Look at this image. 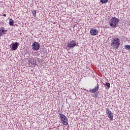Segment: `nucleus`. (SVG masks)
I'll return each mask as SVG.
<instances>
[{
    "mask_svg": "<svg viewBox=\"0 0 130 130\" xmlns=\"http://www.w3.org/2000/svg\"><path fill=\"white\" fill-rule=\"evenodd\" d=\"M110 45L113 49H118V47L120 45V40L118 38H113L111 39Z\"/></svg>",
    "mask_w": 130,
    "mask_h": 130,
    "instance_id": "1",
    "label": "nucleus"
},
{
    "mask_svg": "<svg viewBox=\"0 0 130 130\" xmlns=\"http://www.w3.org/2000/svg\"><path fill=\"white\" fill-rule=\"evenodd\" d=\"M58 117L60 119L61 123H62V124L66 125V126L69 125V120L66 115H64L63 114H59Z\"/></svg>",
    "mask_w": 130,
    "mask_h": 130,
    "instance_id": "2",
    "label": "nucleus"
},
{
    "mask_svg": "<svg viewBox=\"0 0 130 130\" xmlns=\"http://www.w3.org/2000/svg\"><path fill=\"white\" fill-rule=\"evenodd\" d=\"M119 22V19L116 17H112L109 21V24L110 27L113 28H116L117 27L118 23Z\"/></svg>",
    "mask_w": 130,
    "mask_h": 130,
    "instance_id": "3",
    "label": "nucleus"
},
{
    "mask_svg": "<svg viewBox=\"0 0 130 130\" xmlns=\"http://www.w3.org/2000/svg\"><path fill=\"white\" fill-rule=\"evenodd\" d=\"M67 46L70 49L74 48L75 46H78L76 41L72 40L71 42L67 44Z\"/></svg>",
    "mask_w": 130,
    "mask_h": 130,
    "instance_id": "4",
    "label": "nucleus"
},
{
    "mask_svg": "<svg viewBox=\"0 0 130 130\" xmlns=\"http://www.w3.org/2000/svg\"><path fill=\"white\" fill-rule=\"evenodd\" d=\"M106 112L110 120H113V113L109 109H106Z\"/></svg>",
    "mask_w": 130,
    "mask_h": 130,
    "instance_id": "5",
    "label": "nucleus"
},
{
    "mask_svg": "<svg viewBox=\"0 0 130 130\" xmlns=\"http://www.w3.org/2000/svg\"><path fill=\"white\" fill-rule=\"evenodd\" d=\"M40 48V44L39 43L35 42L32 44L33 50H38Z\"/></svg>",
    "mask_w": 130,
    "mask_h": 130,
    "instance_id": "6",
    "label": "nucleus"
},
{
    "mask_svg": "<svg viewBox=\"0 0 130 130\" xmlns=\"http://www.w3.org/2000/svg\"><path fill=\"white\" fill-rule=\"evenodd\" d=\"M12 45V50H16L18 49V47H19V45H20V43L18 42H15L13 43Z\"/></svg>",
    "mask_w": 130,
    "mask_h": 130,
    "instance_id": "7",
    "label": "nucleus"
},
{
    "mask_svg": "<svg viewBox=\"0 0 130 130\" xmlns=\"http://www.w3.org/2000/svg\"><path fill=\"white\" fill-rule=\"evenodd\" d=\"M90 33L91 35H92L93 36H96V35L98 34V30L94 28H91Z\"/></svg>",
    "mask_w": 130,
    "mask_h": 130,
    "instance_id": "8",
    "label": "nucleus"
},
{
    "mask_svg": "<svg viewBox=\"0 0 130 130\" xmlns=\"http://www.w3.org/2000/svg\"><path fill=\"white\" fill-rule=\"evenodd\" d=\"M99 90V84H97L95 86L94 88L89 90L90 93H95Z\"/></svg>",
    "mask_w": 130,
    "mask_h": 130,
    "instance_id": "9",
    "label": "nucleus"
},
{
    "mask_svg": "<svg viewBox=\"0 0 130 130\" xmlns=\"http://www.w3.org/2000/svg\"><path fill=\"white\" fill-rule=\"evenodd\" d=\"M28 61L31 64H29V66H33V64H36V60L34 59V58H31L28 60Z\"/></svg>",
    "mask_w": 130,
    "mask_h": 130,
    "instance_id": "10",
    "label": "nucleus"
},
{
    "mask_svg": "<svg viewBox=\"0 0 130 130\" xmlns=\"http://www.w3.org/2000/svg\"><path fill=\"white\" fill-rule=\"evenodd\" d=\"M6 32H8V30H5V28H2L0 30V35H4V34H6Z\"/></svg>",
    "mask_w": 130,
    "mask_h": 130,
    "instance_id": "11",
    "label": "nucleus"
},
{
    "mask_svg": "<svg viewBox=\"0 0 130 130\" xmlns=\"http://www.w3.org/2000/svg\"><path fill=\"white\" fill-rule=\"evenodd\" d=\"M9 25L10 26H13V25H14V20L12 19L9 20Z\"/></svg>",
    "mask_w": 130,
    "mask_h": 130,
    "instance_id": "12",
    "label": "nucleus"
},
{
    "mask_svg": "<svg viewBox=\"0 0 130 130\" xmlns=\"http://www.w3.org/2000/svg\"><path fill=\"white\" fill-rule=\"evenodd\" d=\"M124 48L126 50H130V45H126L124 46Z\"/></svg>",
    "mask_w": 130,
    "mask_h": 130,
    "instance_id": "13",
    "label": "nucleus"
},
{
    "mask_svg": "<svg viewBox=\"0 0 130 130\" xmlns=\"http://www.w3.org/2000/svg\"><path fill=\"white\" fill-rule=\"evenodd\" d=\"M101 3L102 4H107V3H108V0H101Z\"/></svg>",
    "mask_w": 130,
    "mask_h": 130,
    "instance_id": "14",
    "label": "nucleus"
},
{
    "mask_svg": "<svg viewBox=\"0 0 130 130\" xmlns=\"http://www.w3.org/2000/svg\"><path fill=\"white\" fill-rule=\"evenodd\" d=\"M32 14L34 17L35 18L36 17V10H34L32 12Z\"/></svg>",
    "mask_w": 130,
    "mask_h": 130,
    "instance_id": "15",
    "label": "nucleus"
},
{
    "mask_svg": "<svg viewBox=\"0 0 130 130\" xmlns=\"http://www.w3.org/2000/svg\"><path fill=\"white\" fill-rule=\"evenodd\" d=\"M106 87H108V89H109V88H110V83L107 82L106 83Z\"/></svg>",
    "mask_w": 130,
    "mask_h": 130,
    "instance_id": "16",
    "label": "nucleus"
},
{
    "mask_svg": "<svg viewBox=\"0 0 130 130\" xmlns=\"http://www.w3.org/2000/svg\"><path fill=\"white\" fill-rule=\"evenodd\" d=\"M3 16L4 17H7V14H4L3 15Z\"/></svg>",
    "mask_w": 130,
    "mask_h": 130,
    "instance_id": "17",
    "label": "nucleus"
},
{
    "mask_svg": "<svg viewBox=\"0 0 130 130\" xmlns=\"http://www.w3.org/2000/svg\"><path fill=\"white\" fill-rule=\"evenodd\" d=\"M93 97H97V95H96V94H94V95L93 96Z\"/></svg>",
    "mask_w": 130,
    "mask_h": 130,
    "instance_id": "18",
    "label": "nucleus"
}]
</instances>
